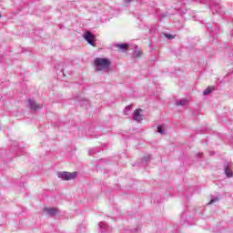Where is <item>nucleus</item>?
I'll return each instance as SVG.
<instances>
[{"label": "nucleus", "mask_w": 233, "mask_h": 233, "mask_svg": "<svg viewBox=\"0 0 233 233\" xmlns=\"http://www.w3.org/2000/svg\"><path fill=\"white\" fill-rule=\"evenodd\" d=\"M177 106H187L188 105V100L186 98L180 99L176 102Z\"/></svg>", "instance_id": "6e6552de"}, {"label": "nucleus", "mask_w": 233, "mask_h": 233, "mask_svg": "<svg viewBox=\"0 0 233 233\" xmlns=\"http://www.w3.org/2000/svg\"><path fill=\"white\" fill-rule=\"evenodd\" d=\"M217 201H219V198H218V197L212 198V199L209 201L208 205H213V203H216Z\"/></svg>", "instance_id": "ddd939ff"}, {"label": "nucleus", "mask_w": 233, "mask_h": 233, "mask_svg": "<svg viewBox=\"0 0 233 233\" xmlns=\"http://www.w3.org/2000/svg\"><path fill=\"white\" fill-rule=\"evenodd\" d=\"M95 66L98 72H108L110 70V59L96 57L94 61Z\"/></svg>", "instance_id": "f257e3e1"}, {"label": "nucleus", "mask_w": 233, "mask_h": 233, "mask_svg": "<svg viewBox=\"0 0 233 233\" xmlns=\"http://www.w3.org/2000/svg\"><path fill=\"white\" fill-rule=\"evenodd\" d=\"M115 46H116V48H119L120 50H127V48H128L127 44H116Z\"/></svg>", "instance_id": "1a4fd4ad"}, {"label": "nucleus", "mask_w": 233, "mask_h": 233, "mask_svg": "<svg viewBox=\"0 0 233 233\" xmlns=\"http://www.w3.org/2000/svg\"><path fill=\"white\" fill-rule=\"evenodd\" d=\"M141 109H137L134 112L133 119L134 121H137V123H140V121H143V116H141Z\"/></svg>", "instance_id": "423d86ee"}, {"label": "nucleus", "mask_w": 233, "mask_h": 233, "mask_svg": "<svg viewBox=\"0 0 233 233\" xmlns=\"http://www.w3.org/2000/svg\"><path fill=\"white\" fill-rule=\"evenodd\" d=\"M0 17H1V14H0Z\"/></svg>", "instance_id": "aec40b11"}, {"label": "nucleus", "mask_w": 233, "mask_h": 233, "mask_svg": "<svg viewBox=\"0 0 233 233\" xmlns=\"http://www.w3.org/2000/svg\"><path fill=\"white\" fill-rule=\"evenodd\" d=\"M83 37H84V39H86V41L88 42L89 45H91V46H94V42L96 41V35L91 34L89 31H86L83 35Z\"/></svg>", "instance_id": "7ed1b4c3"}, {"label": "nucleus", "mask_w": 233, "mask_h": 233, "mask_svg": "<svg viewBox=\"0 0 233 233\" xmlns=\"http://www.w3.org/2000/svg\"><path fill=\"white\" fill-rule=\"evenodd\" d=\"M132 110V107L130 106H127L125 109H124V114L125 116H128V112Z\"/></svg>", "instance_id": "f8f14e48"}, {"label": "nucleus", "mask_w": 233, "mask_h": 233, "mask_svg": "<svg viewBox=\"0 0 233 233\" xmlns=\"http://www.w3.org/2000/svg\"><path fill=\"white\" fill-rule=\"evenodd\" d=\"M57 176L59 177V179H63L64 181H70V179H76V177L77 176L76 172H59L57 173Z\"/></svg>", "instance_id": "f03ea898"}, {"label": "nucleus", "mask_w": 233, "mask_h": 233, "mask_svg": "<svg viewBox=\"0 0 233 233\" xmlns=\"http://www.w3.org/2000/svg\"><path fill=\"white\" fill-rule=\"evenodd\" d=\"M200 3H203V0H200Z\"/></svg>", "instance_id": "a211bd4d"}, {"label": "nucleus", "mask_w": 233, "mask_h": 233, "mask_svg": "<svg viewBox=\"0 0 233 233\" xmlns=\"http://www.w3.org/2000/svg\"><path fill=\"white\" fill-rule=\"evenodd\" d=\"M44 212H46L48 216H56V214H59V209L56 208H46Z\"/></svg>", "instance_id": "0eeeda50"}, {"label": "nucleus", "mask_w": 233, "mask_h": 233, "mask_svg": "<svg viewBox=\"0 0 233 233\" xmlns=\"http://www.w3.org/2000/svg\"><path fill=\"white\" fill-rule=\"evenodd\" d=\"M225 174L227 177H232L233 174L230 168H228V166H225Z\"/></svg>", "instance_id": "9d476101"}, {"label": "nucleus", "mask_w": 233, "mask_h": 233, "mask_svg": "<svg viewBox=\"0 0 233 233\" xmlns=\"http://www.w3.org/2000/svg\"><path fill=\"white\" fill-rule=\"evenodd\" d=\"M98 227L101 233L110 232V228L108 227L106 222H99Z\"/></svg>", "instance_id": "39448f33"}, {"label": "nucleus", "mask_w": 233, "mask_h": 233, "mask_svg": "<svg viewBox=\"0 0 233 233\" xmlns=\"http://www.w3.org/2000/svg\"><path fill=\"white\" fill-rule=\"evenodd\" d=\"M28 103L31 110H41V108H43V105L37 104L35 101L32 99H29Z\"/></svg>", "instance_id": "20e7f679"}, {"label": "nucleus", "mask_w": 233, "mask_h": 233, "mask_svg": "<svg viewBox=\"0 0 233 233\" xmlns=\"http://www.w3.org/2000/svg\"><path fill=\"white\" fill-rule=\"evenodd\" d=\"M214 90L213 86H208L207 87L204 92H203V96H208V94H210L212 91Z\"/></svg>", "instance_id": "9b49d317"}, {"label": "nucleus", "mask_w": 233, "mask_h": 233, "mask_svg": "<svg viewBox=\"0 0 233 233\" xmlns=\"http://www.w3.org/2000/svg\"><path fill=\"white\" fill-rule=\"evenodd\" d=\"M157 132L158 134H165V130H163V126L157 127Z\"/></svg>", "instance_id": "4468645a"}, {"label": "nucleus", "mask_w": 233, "mask_h": 233, "mask_svg": "<svg viewBox=\"0 0 233 233\" xmlns=\"http://www.w3.org/2000/svg\"><path fill=\"white\" fill-rule=\"evenodd\" d=\"M132 0H125L126 3H130Z\"/></svg>", "instance_id": "f3484780"}, {"label": "nucleus", "mask_w": 233, "mask_h": 233, "mask_svg": "<svg viewBox=\"0 0 233 233\" xmlns=\"http://www.w3.org/2000/svg\"><path fill=\"white\" fill-rule=\"evenodd\" d=\"M133 56L134 57H139V56H141V51H134Z\"/></svg>", "instance_id": "2eb2a0df"}, {"label": "nucleus", "mask_w": 233, "mask_h": 233, "mask_svg": "<svg viewBox=\"0 0 233 233\" xmlns=\"http://www.w3.org/2000/svg\"><path fill=\"white\" fill-rule=\"evenodd\" d=\"M166 37H167V39H172V35H166Z\"/></svg>", "instance_id": "dca6fc26"}, {"label": "nucleus", "mask_w": 233, "mask_h": 233, "mask_svg": "<svg viewBox=\"0 0 233 233\" xmlns=\"http://www.w3.org/2000/svg\"><path fill=\"white\" fill-rule=\"evenodd\" d=\"M56 68H59L57 66H56Z\"/></svg>", "instance_id": "6ab92c4d"}]
</instances>
